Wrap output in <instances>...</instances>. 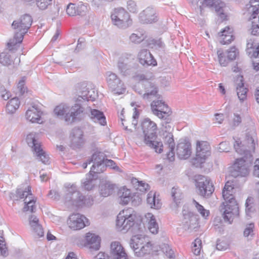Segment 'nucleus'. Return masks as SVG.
I'll list each match as a JSON object with an SVG mask.
<instances>
[{"label": "nucleus", "mask_w": 259, "mask_h": 259, "mask_svg": "<svg viewBox=\"0 0 259 259\" xmlns=\"http://www.w3.org/2000/svg\"><path fill=\"white\" fill-rule=\"evenodd\" d=\"M234 149L237 153L240 155H244L242 158L237 159L235 162L233 168L234 171L232 175L234 176L244 177L249 172V166L253 161L251 151L255 149V143L253 138L247 134L245 140L242 143L236 141L234 144Z\"/></svg>", "instance_id": "obj_1"}, {"label": "nucleus", "mask_w": 259, "mask_h": 259, "mask_svg": "<svg viewBox=\"0 0 259 259\" xmlns=\"http://www.w3.org/2000/svg\"><path fill=\"white\" fill-rule=\"evenodd\" d=\"M141 126L143 134L137 136L138 139L143 141L146 145L154 149L156 152L161 153L163 147L162 142L155 141L157 137L156 124L150 119L146 118L143 120Z\"/></svg>", "instance_id": "obj_2"}, {"label": "nucleus", "mask_w": 259, "mask_h": 259, "mask_svg": "<svg viewBox=\"0 0 259 259\" xmlns=\"http://www.w3.org/2000/svg\"><path fill=\"white\" fill-rule=\"evenodd\" d=\"M234 188L232 183L227 182L222 191V196L226 203L223 215L225 222H228L229 224H231L234 218L239 214V207L234 199Z\"/></svg>", "instance_id": "obj_3"}, {"label": "nucleus", "mask_w": 259, "mask_h": 259, "mask_svg": "<svg viewBox=\"0 0 259 259\" xmlns=\"http://www.w3.org/2000/svg\"><path fill=\"white\" fill-rule=\"evenodd\" d=\"M64 199L66 202H69L71 204L78 207L91 206L94 201L91 196H83L73 184H69L66 187Z\"/></svg>", "instance_id": "obj_4"}, {"label": "nucleus", "mask_w": 259, "mask_h": 259, "mask_svg": "<svg viewBox=\"0 0 259 259\" xmlns=\"http://www.w3.org/2000/svg\"><path fill=\"white\" fill-rule=\"evenodd\" d=\"M83 107L79 104H75L71 107L67 104H61L55 107L54 112L57 116L63 117L66 122L71 123L83 114Z\"/></svg>", "instance_id": "obj_5"}, {"label": "nucleus", "mask_w": 259, "mask_h": 259, "mask_svg": "<svg viewBox=\"0 0 259 259\" xmlns=\"http://www.w3.org/2000/svg\"><path fill=\"white\" fill-rule=\"evenodd\" d=\"M130 244L138 256L149 253L152 250V245L149 238L141 234L133 236Z\"/></svg>", "instance_id": "obj_6"}, {"label": "nucleus", "mask_w": 259, "mask_h": 259, "mask_svg": "<svg viewBox=\"0 0 259 259\" xmlns=\"http://www.w3.org/2000/svg\"><path fill=\"white\" fill-rule=\"evenodd\" d=\"M213 7L218 15L222 20L226 19L228 16V7L226 4L221 0H204L203 2L197 3V12L203 15V6Z\"/></svg>", "instance_id": "obj_7"}, {"label": "nucleus", "mask_w": 259, "mask_h": 259, "mask_svg": "<svg viewBox=\"0 0 259 259\" xmlns=\"http://www.w3.org/2000/svg\"><path fill=\"white\" fill-rule=\"evenodd\" d=\"M32 22L31 17L25 14L13 21L12 28L16 30V38L19 41H22L24 35L27 32Z\"/></svg>", "instance_id": "obj_8"}, {"label": "nucleus", "mask_w": 259, "mask_h": 259, "mask_svg": "<svg viewBox=\"0 0 259 259\" xmlns=\"http://www.w3.org/2000/svg\"><path fill=\"white\" fill-rule=\"evenodd\" d=\"M111 18L113 24L120 28L125 29L132 24L129 14L122 8L115 9Z\"/></svg>", "instance_id": "obj_9"}, {"label": "nucleus", "mask_w": 259, "mask_h": 259, "mask_svg": "<svg viewBox=\"0 0 259 259\" xmlns=\"http://www.w3.org/2000/svg\"><path fill=\"white\" fill-rule=\"evenodd\" d=\"M196 187L197 193L204 197H209L214 191L212 182L207 178L198 175L195 176Z\"/></svg>", "instance_id": "obj_10"}, {"label": "nucleus", "mask_w": 259, "mask_h": 259, "mask_svg": "<svg viewBox=\"0 0 259 259\" xmlns=\"http://www.w3.org/2000/svg\"><path fill=\"white\" fill-rule=\"evenodd\" d=\"M131 208L123 210L118 214L116 226L120 231H127L134 224L135 215L133 214Z\"/></svg>", "instance_id": "obj_11"}, {"label": "nucleus", "mask_w": 259, "mask_h": 259, "mask_svg": "<svg viewBox=\"0 0 259 259\" xmlns=\"http://www.w3.org/2000/svg\"><path fill=\"white\" fill-rule=\"evenodd\" d=\"M246 7L248 13L251 14L253 19L251 33L254 35H258L259 18H257L256 15L259 13V0H250Z\"/></svg>", "instance_id": "obj_12"}, {"label": "nucleus", "mask_w": 259, "mask_h": 259, "mask_svg": "<svg viewBox=\"0 0 259 259\" xmlns=\"http://www.w3.org/2000/svg\"><path fill=\"white\" fill-rule=\"evenodd\" d=\"M106 80L110 90L113 94L120 95L125 92V88L123 82L116 74L108 72Z\"/></svg>", "instance_id": "obj_13"}, {"label": "nucleus", "mask_w": 259, "mask_h": 259, "mask_svg": "<svg viewBox=\"0 0 259 259\" xmlns=\"http://www.w3.org/2000/svg\"><path fill=\"white\" fill-rule=\"evenodd\" d=\"M104 154L100 152H95L89 159V163H93L90 171L94 174H100L105 170L104 164L105 161Z\"/></svg>", "instance_id": "obj_14"}, {"label": "nucleus", "mask_w": 259, "mask_h": 259, "mask_svg": "<svg viewBox=\"0 0 259 259\" xmlns=\"http://www.w3.org/2000/svg\"><path fill=\"white\" fill-rule=\"evenodd\" d=\"M151 107L153 113L161 119H166L171 112L168 106L161 100L153 101Z\"/></svg>", "instance_id": "obj_15"}, {"label": "nucleus", "mask_w": 259, "mask_h": 259, "mask_svg": "<svg viewBox=\"0 0 259 259\" xmlns=\"http://www.w3.org/2000/svg\"><path fill=\"white\" fill-rule=\"evenodd\" d=\"M138 87L144 88V91L140 90L138 92L140 94L143 95V98L144 99H151L152 97L157 96V87L148 80H144L139 82Z\"/></svg>", "instance_id": "obj_16"}, {"label": "nucleus", "mask_w": 259, "mask_h": 259, "mask_svg": "<svg viewBox=\"0 0 259 259\" xmlns=\"http://www.w3.org/2000/svg\"><path fill=\"white\" fill-rule=\"evenodd\" d=\"M210 147L206 141H198L196 146V159L200 163L204 162L205 159L210 155Z\"/></svg>", "instance_id": "obj_17"}, {"label": "nucleus", "mask_w": 259, "mask_h": 259, "mask_svg": "<svg viewBox=\"0 0 259 259\" xmlns=\"http://www.w3.org/2000/svg\"><path fill=\"white\" fill-rule=\"evenodd\" d=\"M87 218L80 214H72L69 217L67 224L69 227L74 230H80L88 225V222H85Z\"/></svg>", "instance_id": "obj_18"}, {"label": "nucleus", "mask_w": 259, "mask_h": 259, "mask_svg": "<svg viewBox=\"0 0 259 259\" xmlns=\"http://www.w3.org/2000/svg\"><path fill=\"white\" fill-rule=\"evenodd\" d=\"M110 253L111 259H127L128 258L125 249L118 241L112 242L111 243Z\"/></svg>", "instance_id": "obj_19"}, {"label": "nucleus", "mask_w": 259, "mask_h": 259, "mask_svg": "<svg viewBox=\"0 0 259 259\" xmlns=\"http://www.w3.org/2000/svg\"><path fill=\"white\" fill-rule=\"evenodd\" d=\"M70 147L74 149L79 148L83 143V132L78 127H74L70 136Z\"/></svg>", "instance_id": "obj_20"}, {"label": "nucleus", "mask_w": 259, "mask_h": 259, "mask_svg": "<svg viewBox=\"0 0 259 259\" xmlns=\"http://www.w3.org/2000/svg\"><path fill=\"white\" fill-rule=\"evenodd\" d=\"M41 110L35 105H32L26 112V118L32 123H42Z\"/></svg>", "instance_id": "obj_21"}, {"label": "nucleus", "mask_w": 259, "mask_h": 259, "mask_svg": "<svg viewBox=\"0 0 259 259\" xmlns=\"http://www.w3.org/2000/svg\"><path fill=\"white\" fill-rule=\"evenodd\" d=\"M139 17L143 23H152L157 21L156 11L152 7H147L140 13Z\"/></svg>", "instance_id": "obj_22"}, {"label": "nucleus", "mask_w": 259, "mask_h": 259, "mask_svg": "<svg viewBox=\"0 0 259 259\" xmlns=\"http://www.w3.org/2000/svg\"><path fill=\"white\" fill-rule=\"evenodd\" d=\"M235 85L239 99L241 101H243L246 99V94L248 89L244 87L242 76L237 75L236 76L235 80Z\"/></svg>", "instance_id": "obj_23"}, {"label": "nucleus", "mask_w": 259, "mask_h": 259, "mask_svg": "<svg viewBox=\"0 0 259 259\" xmlns=\"http://www.w3.org/2000/svg\"><path fill=\"white\" fill-rule=\"evenodd\" d=\"M165 145L167 146L168 152H167V158L170 161H173L175 160L174 149L175 144L173 139L172 134L168 132L164 137Z\"/></svg>", "instance_id": "obj_24"}, {"label": "nucleus", "mask_w": 259, "mask_h": 259, "mask_svg": "<svg viewBox=\"0 0 259 259\" xmlns=\"http://www.w3.org/2000/svg\"><path fill=\"white\" fill-rule=\"evenodd\" d=\"M176 150L177 154L180 159H187L191 153V144L188 142H180L178 144Z\"/></svg>", "instance_id": "obj_25"}, {"label": "nucleus", "mask_w": 259, "mask_h": 259, "mask_svg": "<svg viewBox=\"0 0 259 259\" xmlns=\"http://www.w3.org/2000/svg\"><path fill=\"white\" fill-rule=\"evenodd\" d=\"M86 246L91 250H98L100 247V238L94 234L88 233L86 235Z\"/></svg>", "instance_id": "obj_26"}, {"label": "nucleus", "mask_w": 259, "mask_h": 259, "mask_svg": "<svg viewBox=\"0 0 259 259\" xmlns=\"http://www.w3.org/2000/svg\"><path fill=\"white\" fill-rule=\"evenodd\" d=\"M139 59L140 63L143 66L155 65L156 61L150 52L144 49L141 50L139 53Z\"/></svg>", "instance_id": "obj_27"}, {"label": "nucleus", "mask_w": 259, "mask_h": 259, "mask_svg": "<svg viewBox=\"0 0 259 259\" xmlns=\"http://www.w3.org/2000/svg\"><path fill=\"white\" fill-rule=\"evenodd\" d=\"M38 221V218L34 215H31L29 218V225L34 235L40 237L44 236V232Z\"/></svg>", "instance_id": "obj_28"}, {"label": "nucleus", "mask_w": 259, "mask_h": 259, "mask_svg": "<svg viewBox=\"0 0 259 259\" xmlns=\"http://www.w3.org/2000/svg\"><path fill=\"white\" fill-rule=\"evenodd\" d=\"M185 218L183 221V229L185 231L190 232L193 231H196L198 227L197 220L194 216H190L189 214H184Z\"/></svg>", "instance_id": "obj_29"}, {"label": "nucleus", "mask_w": 259, "mask_h": 259, "mask_svg": "<svg viewBox=\"0 0 259 259\" xmlns=\"http://www.w3.org/2000/svg\"><path fill=\"white\" fill-rule=\"evenodd\" d=\"M97 174L91 172L90 171L89 174L87 175L85 179L82 182L83 187L85 190H91L97 186L98 180Z\"/></svg>", "instance_id": "obj_30"}, {"label": "nucleus", "mask_w": 259, "mask_h": 259, "mask_svg": "<svg viewBox=\"0 0 259 259\" xmlns=\"http://www.w3.org/2000/svg\"><path fill=\"white\" fill-rule=\"evenodd\" d=\"M114 189V185L108 181H102L99 185V192L103 197H107L110 195Z\"/></svg>", "instance_id": "obj_31"}, {"label": "nucleus", "mask_w": 259, "mask_h": 259, "mask_svg": "<svg viewBox=\"0 0 259 259\" xmlns=\"http://www.w3.org/2000/svg\"><path fill=\"white\" fill-rule=\"evenodd\" d=\"M31 191L30 187L28 186L25 189L19 188L17 189L16 191V193H10L9 194V197L10 199L14 200H18L20 199H23L28 197L31 195Z\"/></svg>", "instance_id": "obj_32"}, {"label": "nucleus", "mask_w": 259, "mask_h": 259, "mask_svg": "<svg viewBox=\"0 0 259 259\" xmlns=\"http://www.w3.org/2000/svg\"><path fill=\"white\" fill-rule=\"evenodd\" d=\"M89 111L91 112L89 115L90 118L95 122H98L102 125H105L106 124V118L103 112L97 109H92L89 108Z\"/></svg>", "instance_id": "obj_33"}, {"label": "nucleus", "mask_w": 259, "mask_h": 259, "mask_svg": "<svg viewBox=\"0 0 259 259\" xmlns=\"http://www.w3.org/2000/svg\"><path fill=\"white\" fill-rule=\"evenodd\" d=\"M233 29L229 26L226 27L224 29L221 31L220 35V42L223 45L229 44L234 40V36L232 34Z\"/></svg>", "instance_id": "obj_34"}, {"label": "nucleus", "mask_w": 259, "mask_h": 259, "mask_svg": "<svg viewBox=\"0 0 259 259\" xmlns=\"http://www.w3.org/2000/svg\"><path fill=\"white\" fill-rule=\"evenodd\" d=\"M148 223L147 227L149 231L156 234L158 233L159 227L154 216L151 213H148L145 215Z\"/></svg>", "instance_id": "obj_35"}, {"label": "nucleus", "mask_w": 259, "mask_h": 259, "mask_svg": "<svg viewBox=\"0 0 259 259\" xmlns=\"http://www.w3.org/2000/svg\"><path fill=\"white\" fill-rule=\"evenodd\" d=\"M119 196V202L120 204H127L131 199V194L130 190L123 187L119 189L118 192Z\"/></svg>", "instance_id": "obj_36"}, {"label": "nucleus", "mask_w": 259, "mask_h": 259, "mask_svg": "<svg viewBox=\"0 0 259 259\" xmlns=\"http://www.w3.org/2000/svg\"><path fill=\"white\" fill-rule=\"evenodd\" d=\"M20 101L18 98H13L11 99L7 103L6 110L8 113L10 114L14 113L19 107Z\"/></svg>", "instance_id": "obj_37"}, {"label": "nucleus", "mask_w": 259, "mask_h": 259, "mask_svg": "<svg viewBox=\"0 0 259 259\" xmlns=\"http://www.w3.org/2000/svg\"><path fill=\"white\" fill-rule=\"evenodd\" d=\"M147 202L151 208L159 209L161 207L159 199L156 200L155 194L152 192L147 195Z\"/></svg>", "instance_id": "obj_38"}, {"label": "nucleus", "mask_w": 259, "mask_h": 259, "mask_svg": "<svg viewBox=\"0 0 259 259\" xmlns=\"http://www.w3.org/2000/svg\"><path fill=\"white\" fill-rule=\"evenodd\" d=\"M26 141L29 146L31 147L33 152L37 150L40 147V143L38 140L35 139L33 134L28 135L26 137Z\"/></svg>", "instance_id": "obj_39"}, {"label": "nucleus", "mask_w": 259, "mask_h": 259, "mask_svg": "<svg viewBox=\"0 0 259 259\" xmlns=\"http://www.w3.org/2000/svg\"><path fill=\"white\" fill-rule=\"evenodd\" d=\"M97 94L95 91L91 89L89 90L87 89L85 91H83L81 93V95L79 96L77 99L78 101H81V99L83 100H92L93 101L96 97Z\"/></svg>", "instance_id": "obj_40"}, {"label": "nucleus", "mask_w": 259, "mask_h": 259, "mask_svg": "<svg viewBox=\"0 0 259 259\" xmlns=\"http://www.w3.org/2000/svg\"><path fill=\"white\" fill-rule=\"evenodd\" d=\"M34 153H35L37 158L41 161L42 163L45 164L50 163V157L42 149L41 146L37 150L35 151Z\"/></svg>", "instance_id": "obj_41"}, {"label": "nucleus", "mask_w": 259, "mask_h": 259, "mask_svg": "<svg viewBox=\"0 0 259 259\" xmlns=\"http://www.w3.org/2000/svg\"><path fill=\"white\" fill-rule=\"evenodd\" d=\"M254 225L253 223L247 224L243 232V236L247 240H251L254 236Z\"/></svg>", "instance_id": "obj_42"}, {"label": "nucleus", "mask_w": 259, "mask_h": 259, "mask_svg": "<svg viewBox=\"0 0 259 259\" xmlns=\"http://www.w3.org/2000/svg\"><path fill=\"white\" fill-rule=\"evenodd\" d=\"M13 62V59L10 54L3 52L0 54V63L4 66H9Z\"/></svg>", "instance_id": "obj_43"}, {"label": "nucleus", "mask_w": 259, "mask_h": 259, "mask_svg": "<svg viewBox=\"0 0 259 259\" xmlns=\"http://www.w3.org/2000/svg\"><path fill=\"white\" fill-rule=\"evenodd\" d=\"M217 55L219 62L222 66H226L229 61H231L229 58H228L227 55L224 53L222 50H218L217 51Z\"/></svg>", "instance_id": "obj_44"}, {"label": "nucleus", "mask_w": 259, "mask_h": 259, "mask_svg": "<svg viewBox=\"0 0 259 259\" xmlns=\"http://www.w3.org/2000/svg\"><path fill=\"white\" fill-rule=\"evenodd\" d=\"M171 194L175 204L177 206L183 197L182 194L179 189L175 187L172 188Z\"/></svg>", "instance_id": "obj_45"}, {"label": "nucleus", "mask_w": 259, "mask_h": 259, "mask_svg": "<svg viewBox=\"0 0 259 259\" xmlns=\"http://www.w3.org/2000/svg\"><path fill=\"white\" fill-rule=\"evenodd\" d=\"M124 60L122 57H121L118 62V68L120 71L121 73L124 75H126L129 73V66L126 62H124Z\"/></svg>", "instance_id": "obj_46"}, {"label": "nucleus", "mask_w": 259, "mask_h": 259, "mask_svg": "<svg viewBox=\"0 0 259 259\" xmlns=\"http://www.w3.org/2000/svg\"><path fill=\"white\" fill-rule=\"evenodd\" d=\"M193 203L202 217L206 218L209 215V211L205 209L202 205H200L196 200H193Z\"/></svg>", "instance_id": "obj_47"}, {"label": "nucleus", "mask_w": 259, "mask_h": 259, "mask_svg": "<svg viewBox=\"0 0 259 259\" xmlns=\"http://www.w3.org/2000/svg\"><path fill=\"white\" fill-rule=\"evenodd\" d=\"M35 202V200L33 201L29 200V202H25L23 207V211H29L30 212H34V210L36 209Z\"/></svg>", "instance_id": "obj_48"}, {"label": "nucleus", "mask_w": 259, "mask_h": 259, "mask_svg": "<svg viewBox=\"0 0 259 259\" xmlns=\"http://www.w3.org/2000/svg\"><path fill=\"white\" fill-rule=\"evenodd\" d=\"M192 252L196 255H199L200 253V246L201 244V240L198 238L195 240L193 243Z\"/></svg>", "instance_id": "obj_49"}, {"label": "nucleus", "mask_w": 259, "mask_h": 259, "mask_svg": "<svg viewBox=\"0 0 259 259\" xmlns=\"http://www.w3.org/2000/svg\"><path fill=\"white\" fill-rule=\"evenodd\" d=\"M76 15L84 16L88 11V7L83 3H80L76 6Z\"/></svg>", "instance_id": "obj_50"}, {"label": "nucleus", "mask_w": 259, "mask_h": 259, "mask_svg": "<svg viewBox=\"0 0 259 259\" xmlns=\"http://www.w3.org/2000/svg\"><path fill=\"white\" fill-rule=\"evenodd\" d=\"M36 5L39 9L44 10L52 4V0H35Z\"/></svg>", "instance_id": "obj_51"}, {"label": "nucleus", "mask_w": 259, "mask_h": 259, "mask_svg": "<svg viewBox=\"0 0 259 259\" xmlns=\"http://www.w3.org/2000/svg\"><path fill=\"white\" fill-rule=\"evenodd\" d=\"M9 254L8 248L3 237L0 238V255L7 256Z\"/></svg>", "instance_id": "obj_52"}, {"label": "nucleus", "mask_w": 259, "mask_h": 259, "mask_svg": "<svg viewBox=\"0 0 259 259\" xmlns=\"http://www.w3.org/2000/svg\"><path fill=\"white\" fill-rule=\"evenodd\" d=\"M225 53L227 55L228 58L232 61L236 59L238 54V52L235 47H232L230 50H227Z\"/></svg>", "instance_id": "obj_53"}, {"label": "nucleus", "mask_w": 259, "mask_h": 259, "mask_svg": "<svg viewBox=\"0 0 259 259\" xmlns=\"http://www.w3.org/2000/svg\"><path fill=\"white\" fill-rule=\"evenodd\" d=\"M76 6L74 4L70 3L66 8L67 14L71 16L76 15Z\"/></svg>", "instance_id": "obj_54"}, {"label": "nucleus", "mask_w": 259, "mask_h": 259, "mask_svg": "<svg viewBox=\"0 0 259 259\" xmlns=\"http://www.w3.org/2000/svg\"><path fill=\"white\" fill-rule=\"evenodd\" d=\"M18 39L16 38V33H15L14 38L10 40L7 44L8 48L10 51H12L13 49H15L17 46L18 44H20L22 42L19 41Z\"/></svg>", "instance_id": "obj_55"}, {"label": "nucleus", "mask_w": 259, "mask_h": 259, "mask_svg": "<svg viewBox=\"0 0 259 259\" xmlns=\"http://www.w3.org/2000/svg\"><path fill=\"white\" fill-rule=\"evenodd\" d=\"M132 182L133 183H138V187H137V189H139V190L141 191H146L148 189L149 185L148 184L143 183L142 182H139L136 178L133 179L132 180Z\"/></svg>", "instance_id": "obj_56"}, {"label": "nucleus", "mask_w": 259, "mask_h": 259, "mask_svg": "<svg viewBox=\"0 0 259 259\" xmlns=\"http://www.w3.org/2000/svg\"><path fill=\"white\" fill-rule=\"evenodd\" d=\"M127 9L131 13H136L138 12V7L136 3L132 0L127 2Z\"/></svg>", "instance_id": "obj_57"}, {"label": "nucleus", "mask_w": 259, "mask_h": 259, "mask_svg": "<svg viewBox=\"0 0 259 259\" xmlns=\"http://www.w3.org/2000/svg\"><path fill=\"white\" fill-rule=\"evenodd\" d=\"M229 247V245L224 240L218 239L216 244V248L219 250H225Z\"/></svg>", "instance_id": "obj_58"}, {"label": "nucleus", "mask_w": 259, "mask_h": 259, "mask_svg": "<svg viewBox=\"0 0 259 259\" xmlns=\"http://www.w3.org/2000/svg\"><path fill=\"white\" fill-rule=\"evenodd\" d=\"M252 44H247V49H252V56L255 58H259V44L257 46L255 45L254 47L252 48Z\"/></svg>", "instance_id": "obj_59"}, {"label": "nucleus", "mask_w": 259, "mask_h": 259, "mask_svg": "<svg viewBox=\"0 0 259 259\" xmlns=\"http://www.w3.org/2000/svg\"><path fill=\"white\" fill-rule=\"evenodd\" d=\"M144 38L143 35H139L136 33H133L130 37V40L134 43H140L144 40Z\"/></svg>", "instance_id": "obj_60"}, {"label": "nucleus", "mask_w": 259, "mask_h": 259, "mask_svg": "<svg viewBox=\"0 0 259 259\" xmlns=\"http://www.w3.org/2000/svg\"><path fill=\"white\" fill-rule=\"evenodd\" d=\"M104 164H105V169L106 168V167L109 166L116 170L117 171H120V168L118 166L116 165L115 163L112 160L106 159H105Z\"/></svg>", "instance_id": "obj_61"}, {"label": "nucleus", "mask_w": 259, "mask_h": 259, "mask_svg": "<svg viewBox=\"0 0 259 259\" xmlns=\"http://www.w3.org/2000/svg\"><path fill=\"white\" fill-rule=\"evenodd\" d=\"M219 151L220 152H227L229 151L230 146L228 142H223L219 144Z\"/></svg>", "instance_id": "obj_62"}, {"label": "nucleus", "mask_w": 259, "mask_h": 259, "mask_svg": "<svg viewBox=\"0 0 259 259\" xmlns=\"http://www.w3.org/2000/svg\"><path fill=\"white\" fill-rule=\"evenodd\" d=\"M163 252L165 254V255L168 257L169 258H172L174 256V251L172 250L169 247V246H167L164 245V246L162 248Z\"/></svg>", "instance_id": "obj_63"}, {"label": "nucleus", "mask_w": 259, "mask_h": 259, "mask_svg": "<svg viewBox=\"0 0 259 259\" xmlns=\"http://www.w3.org/2000/svg\"><path fill=\"white\" fill-rule=\"evenodd\" d=\"M48 196L50 198L56 200H59L60 197V195L59 194V193L56 190H50L48 194Z\"/></svg>", "instance_id": "obj_64"}]
</instances>
